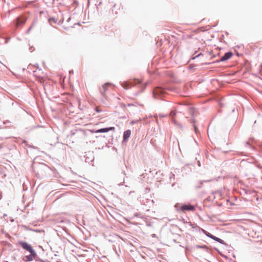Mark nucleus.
Returning a JSON list of instances; mask_svg holds the SVG:
<instances>
[{"instance_id":"nucleus-1","label":"nucleus","mask_w":262,"mask_h":262,"mask_svg":"<svg viewBox=\"0 0 262 262\" xmlns=\"http://www.w3.org/2000/svg\"><path fill=\"white\" fill-rule=\"evenodd\" d=\"M19 244L21 246V247L23 249L28 251L32 255H36V253L35 251L33 249L31 246L27 243L26 242H19Z\"/></svg>"},{"instance_id":"nucleus-2","label":"nucleus","mask_w":262,"mask_h":262,"mask_svg":"<svg viewBox=\"0 0 262 262\" xmlns=\"http://www.w3.org/2000/svg\"><path fill=\"white\" fill-rule=\"evenodd\" d=\"M181 209L183 211H191L194 210V206L191 205H184L181 206Z\"/></svg>"},{"instance_id":"nucleus-3","label":"nucleus","mask_w":262,"mask_h":262,"mask_svg":"<svg viewBox=\"0 0 262 262\" xmlns=\"http://www.w3.org/2000/svg\"><path fill=\"white\" fill-rule=\"evenodd\" d=\"M115 130V127H108V128H101V129H99L97 130H96L95 132L97 133H105V132H107L110 130Z\"/></svg>"},{"instance_id":"nucleus-4","label":"nucleus","mask_w":262,"mask_h":262,"mask_svg":"<svg viewBox=\"0 0 262 262\" xmlns=\"http://www.w3.org/2000/svg\"><path fill=\"white\" fill-rule=\"evenodd\" d=\"M232 55V53L231 52H227L222 57L221 60L222 61L227 60L231 57Z\"/></svg>"},{"instance_id":"nucleus-5","label":"nucleus","mask_w":262,"mask_h":262,"mask_svg":"<svg viewBox=\"0 0 262 262\" xmlns=\"http://www.w3.org/2000/svg\"><path fill=\"white\" fill-rule=\"evenodd\" d=\"M26 18L24 17L18 18L16 21V26L19 27L21 25H24L26 23Z\"/></svg>"},{"instance_id":"nucleus-6","label":"nucleus","mask_w":262,"mask_h":262,"mask_svg":"<svg viewBox=\"0 0 262 262\" xmlns=\"http://www.w3.org/2000/svg\"><path fill=\"white\" fill-rule=\"evenodd\" d=\"M207 236L220 243L223 244V241L222 239H220L211 234H207Z\"/></svg>"},{"instance_id":"nucleus-7","label":"nucleus","mask_w":262,"mask_h":262,"mask_svg":"<svg viewBox=\"0 0 262 262\" xmlns=\"http://www.w3.org/2000/svg\"><path fill=\"white\" fill-rule=\"evenodd\" d=\"M131 134V131L130 130H127L124 132L123 134V140H126L130 137Z\"/></svg>"},{"instance_id":"nucleus-8","label":"nucleus","mask_w":262,"mask_h":262,"mask_svg":"<svg viewBox=\"0 0 262 262\" xmlns=\"http://www.w3.org/2000/svg\"><path fill=\"white\" fill-rule=\"evenodd\" d=\"M126 82L129 83V86H131L132 87L134 85H136L137 83H139L140 81L138 79H134V80H130L128 81H126Z\"/></svg>"},{"instance_id":"nucleus-9","label":"nucleus","mask_w":262,"mask_h":262,"mask_svg":"<svg viewBox=\"0 0 262 262\" xmlns=\"http://www.w3.org/2000/svg\"><path fill=\"white\" fill-rule=\"evenodd\" d=\"M110 85H111L110 83H106L102 86V90H101V93L103 95H104L107 89Z\"/></svg>"},{"instance_id":"nucleus-10","label":"nucleus","mask_w":262,"mask_h":262,"mask_svg":"<svg viewBox=\"0 0 262 262\" xmlns=\"http://www.w3.org/2000/svg\"><path fill=\"white\" fill-rule=\"evenodd\" d=\"M35 255H32V254H31L29 255H27V256H25V257L24 258V260L26 261H32L33 260V258L34 257Z\"/></svg>"},{"instance_id":"nucleus-11","label":"nucleus","mask_w":262,"mask_h":262,"mask_svg":"<svg viewBox=\"0 0 262 262\" xmlns=\"http://www.w3.org/2000/svg\"><path fill=\"white\" fill-rule=\"evenodd\" d=\"M129 83L128 82H124L122 83L121 85L125 90H127L131 88V86H129Z\"/></svg>"},{"instance_id":"nucleus-12","label":"nucleus","mask_w":262,"mask_h":262,"mask_svg":"<svg viewBox=\"0 0 262 262\" xmlns=\"http://www.w3.org/2000/svg\"><path fill=\"white\" fill-rule=\"evenodd\" d=\"M37 78L40 83H43L44 82V79L41 76H37Z\"/></svg>"},{"instance_id":"nucleus-13","label":"nucleus","mask_w":262,"mask_h":262,"mask_svg":"<svg viewBox=\"0 0 262 262\" xmlns=\"http://www.w3.org/2000/svg\"><path fill=\"white\" fill-rule=\"evenodd\" d=\"M176 113L174 111H171L170 113V116L172 117V120L173 122H175V120L173 119V116L176 115Z\"/></svg>"},{"instance_id":"nucleus-14","label":"nucleus","mask_w":262,"mask_h":262,"mask_svg":"<svg viewBox=\"0 0 262 262\" xmlns=\"http://www.w3.org/2000/svg\"><path fill=\"white\" fill-rule=\"evenodd\" d=\"M193 126H194V129L196 131V127H195V125L194 124Z\"/></svg>"},{"instance_id":"nucleus-15","label":"nucleus","mask_w":262,"mask_h":262,"mask_svg":"<svg viewBox=\"0 0 262 262\" xmlns=\"http://www.w3.org/2000/svg\"><path fill=\"white\" fill-rule=\"evenodd\" d=\"M248 163H253V162H248Z\"/></svg>"}]
</instances>
